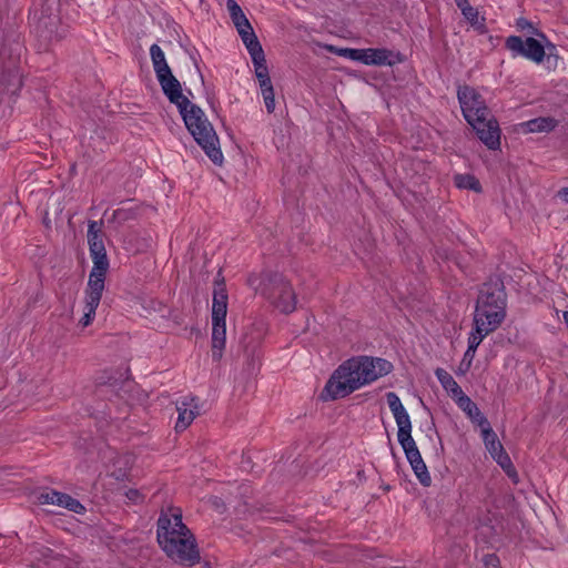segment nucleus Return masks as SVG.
Wrapping results in <instances>:
<instances>
[{
	"mask_svg": "<svg viewBox=\"0 0 568 568\" xmlns=\"http://www.w3.org/2000/svg\"><path fill=\"white\" fill-rule=\"evenodd\" d=\"M158 542L175 564L194 566L200 561V550L192 531L182 521L180 508L170 507L158 519Z\"/></svg>",
	"mask_w": 568,
	"mask_h": 568,
	"instance_id": "1",
	"label": "nucleus"
},
{
	"mask_svg": "<svg viewBox=\"0 0 568 568\" xmlns=\"http://www.w3.org/2000/svg\"><path fill=\"white\" fill-rule=\"evenodd\" d=\"M457 97L463 115L478 139L489 150H497L500 146V129L498 122L489 114L485 100L469 85L459 87Z\"/></svg>",
	"mask_w": 568,
	"mask_h": 568,
	"instance_id": "2",
	"label": "nucleus"
},
{
	"mask_svg": "<svg viewBox=\"0 0 568 568\" xmlns=\"http://www.w3.org/2000/svg\"><path fill=\"white\" fill-rule=\"evenodd\" d=\"M179 109L187 130L195 141L215 164H221L223 154L219 146V138L203 111L190 101Z\"/></svg>",
	"mask_w": 568,
	"mask_h": 568,
	"instance_id": "3",
	"label": "nucleus"
},
{
	"mask_svg": "<svg viewBox=\"0 0 568 568\" xmlns=\"http://www.w3.org/2000/svg\"><path fill=\"white\" fill-rule=\"evenodd\" d=\"M227 293L224 281H215L212 304V357L220 361L225 347Z\"/></svg>",
	"mask_w": 568,
	"mask_h": 568,
	"instance_id": "4",
	"label": "nucleus"
},
{
	"mask_svg": "<svg viewBox=\"0 0 568 568\" xmlns=\"http://www.w3.org/2000/svg\"><path fill=\"white\" fill-rule=\"evenodd\" d=\"M261 294L282 313L296 306V295L290 282L281 274H266L260 286Z\"/></svg>",
	"mask_w": 568,
	"mask_h": 568,
	"instance_id": "5",
	"label": "nucleus"
},
{
	"mask_svg": "<svg viewBox=\"0 0 568 568\" xmlns=\"http://www.w3.org/2000/svg\"><path fill=\"white\" fill-rule=\"evenodd\" d=\"M356 390L365 387L393 371V364L381 357L354 356L348 358Z\"/></svg>",
	"mask_w": 568,
	"mask_h": 568,
	"instance_id": "6",
	"label": "nucleus"
},
{
	"mask_svg": "<svg viewBox=\"0 0 568 568\" xmlns=\"http://www.w3.org/2000/svg\"><path fill=\"white\" fill-rule=\"evenodd\" d=\"M325 396L332 400L345 398L356 390L353 371L346 359L337 366L325 384Z\"/></svg>",
	"mask_w": 568,
	"mask_h": 568,
	"instance_id": "7",
	"label": "nucleus"
},
{
	"mask_svg": "<svg viewBox=\"0 0 568 568\" xmlns=\"http://www.w3.org/2000/svg\"><path fill=\"white\" fill-rule=\"evenodd\" d=\"M339 54L366 65H394L402 62L398 52L385 48L342 49Z\"/></svg>",
	"mask_w": 568,
	"mask_h": 568,
	"instance_id": "8",
	"label": "nucleus"
},
{
	"mask_svg": "<svg viewBox=\"0 0 568 568\" xmlns=\"http://www.w3.org/2000/svg\"><path fill=\"white\" fill-rule=\"evenodd\" d=\"M22 85L20 54L3 50L0 52V95L14 94Z\"/></svg>",
	"mask_w": 568,
	"mask_h": 568,
	"instance_id": "9",
	"label": "nucleus"
},
{
	"mask_svg": "<svg viewBox=\"0 0 568 568\" xmlns=\"http://www.w3.org/2000/svg\"><path fill=\"white\" fill-rule=\"evenodd\" d=\"M506 47L511 52L523 55L535 63L542 62L546 55V50L548 51V59L554 55V51L556 50V47L550 42L544 47L535 38H527L526 40H523L517 36L508 37L506 40Z\"/></svg>",
	"mask_w": 568,
	"mask_h": 568,
	"instance_id": "10",
	"label": "nucleus"
},
{
	"mask_svg": "<svg viewBox=\"0 0 568 568\" xmlns=\"http://www.w3.org/2000/svg\"><path fill=\"white\" fill-rule=\"evenodd\" d=\"M481 437L490 456L514 481H517V471L490 425L481 428Z\"/></svg>",
	"mask_w": 568,
	"mask_h": 568,
	"instance_id": "11",
	"label": "nucleus"
},
{
	"mask_svg": "<svg viewBox=\"0 0 568 568\" xmlns=\"http://www.w3.org/2000/svg\"><path fill=\"white\" fill-rule=\"evenodd\" d=\"M486 300L477 301L474 313V324L495 332L506 317V307L497 304L490 306Z\"/></svg>",
	"mask_w": 568,
	"mask_h": 568,
	"instance_id": "12",
	"label": "nucleus"
},
{
	"mask_svg": "<svg viewBox=\"0 0 568 568\" xmlns=\"http://www.w3.org/2000/svg\"><path fill=\"white\" fill-rule=\"evenodd\" d=\"M388 407L395 418L398 427L397 438L398 442L408 440L412 437V422L410 417L400 402V398L393 392L386 394Z\"/></svg>",
	"mask_w": 568,
	"mask_h": 568,
	"instance_id": "13",
	"label": "nucleus"
},
{
	"mask_svg": "<svg viewBox=\"0 0 568 568\" xmlns=\"http://www.w3.org/2000/svg\"><path fill=\"white\" fill-rule=\"evenodd\" d=\"M405 452L406 458L409 462L416 477L423 486H429L432 483L430 475L427 466L424 463L422 455L416 446L414 438L399 443Z\"/></svg>",
	"mask_w": 568,
	"mask_h": 568,
	"instance_id": "14",
	"label": "nucleus"
},
{
	"mask_svg": "<svg viewBox=\"0 0 568 568\" xmlns=\"http://www.w3.org/2000/svg\"><path fill=\"white\" fill-rule=\"evenodd\" d=\"M103 291L104 286L88 283L84 296L83 316L79 321L82 327H87L93 322Z\"/></svg>",
	"mask_w": 568,
	"mask_h": 568,
	"instance_id": "15",
	"label": "nucleus"
},
{
	"mask_svg": "<svg viewBox=\"0 0 568 568\" xmlns=\"http://www.w3.org/2000/svg\"><path fill=\"white\" fill-rule=\"evenodd\" d=\"M158 80L165 95L172 103L176 104L178 108L187 103L189 99L183 95L181 84L179 80L172 74V71L161 74L158 77Z\"/></svg>",
	"mask_w": 568,
	"mask_h": 568,
	"instance_id": "16",
	"label": "nucleus"
},
{
	"mask_svg": "<svg viewBox=\"0 0 568 568\" xmlns=\"http://www.w3.org/2000/svg\"><path fill=\"white\" fill-rule=\"evenodd\" d=\"M39 501L41 504L57 505L77 514H81L84 510V507L77 499L55 490L41 493L39 496Z\"/></svg>",
	"mask_w": 568,
	"mask_h": 568,
	"instance_id": "17",
	"label": "nucleus"
},
{
	"mask_svg": "<svg viewBox=\"0 0 568 568\" xmlns=\"http://www.w3.org/2000/svg\"><path fill=\"white\" fill-rule=\"evenodd\" d=\"M178 420L175 429L182 432L186 429L199 414V406L194 398H185L176 405Z\"/></svg>",
	"mask_w": 568,
	"mask_h": 568,
	"instance_id": "18",
	"label": "nucleus"
},
{
	"mask_svg": "<svg viewBox=\"0 0 568 568\" xmlns=\"http://www.w3.org/2000/svg\"><path fill=\"white\" fill-rule=\"evenodd\" d=\"M486 300L488 305L506 307V293L499 281L485 283L478 294L477 301Z\"/></svg>",
	"mask_w": 568,
	"mask_h": 568,
	"instance_id": "19",
	"label": "nucleus"
},
{
	"mask_svg": "<svg viewBox=\"0 0 568 568\" xmlns=\"http://www.w3.org/2000/svg\"><path fill=\"white\" fill-rule=\"evenodd\" d=\"M263 339V329L262 327L252 326L248 331L243 335L241 339V346L243 352L247 358H253L257 354V349Z\"/></svg>",
	"mask_w": 568,
	"mask_h": 568,
	"instance_id": "20",
	"label": "nucleus"
},
{
	"mask_svg": "<svg viewBox=\"0 0 568 568\" xmlns=\"http://www.w3.org/2000/svg\"><path fill=\"white\" fill-rule=\"evenodd\" d=\"M93 267L89 275L88 283L104 286L105 275L109 268L106 252L91 255Z\"/></svg>",
	"mask_w": 568,
	"mask_h": 568,
	"instance_id": "21",
	"label": "nucleus"
},
{
	"mask_svg": "<svg viewBox=\"0 0 568 568\" xmlns=\"http://www.w3.org/2000/svg\"><path fill=\"white\" fill-rule=\"evenodd\" d=\"M455 402L458 407L471 419V422L478 425L480 428L489 425L487 418L481 414L477 405L467 395L463 394Z\"/></svg>",
	"mask_w": 568,
	"mask_h": 568,
	"instance_id": "22",
	"label": "nucleus"
},
{
	"mask_svg": "<svg viewBox=\"0 0 568 568\" xmlns=\"http://www.w3.org/2000/svg\"><path fill=\"white\" fill-rule=\"evenodd\" d=\"M557 125V121L554 118H536L529 121H526L520 124L521 131L525 133H535V132H549L554 130Z\"/></svg>",
	"mask_w": 568,
	"mask_h": 568,
	"instance_id": "23",
	"label": "nucleus"
},
{
	"mask_svg": "<svg viewBox=\"0 0 568 568\" xmlns=\"http://www.w3.org/2000/svg\"><path fill=\"white\" fill-rule=\"evenodd\" d=\"M435 375L442 384L443 388L452 396L454 400L464 394L463 389L454 379V377L445 369L437 368Z\"/></svg>",
	"mask_w": 568,
	"mask_h": 568,
	"instance_id": "24",
	"label": "nucleus"
},
{
	"mask_svg": "<svg viewBox=\"0 0 568 568\" xmlns=\"http://www.w3.org/2000/svg\"><path fill=\"white\" fill-rule=\"evenodd\" d=\"M226 7L237 32L250 30V28H252L250 21L235 0H227Z\"/></svg>",
	"mask_w": 568,
	"mask_h": 568,
	"instance_id": "25",
	"label": "nucleus"
},
{
	"mask_svg": "<svg viewBox=\"0 0 568 568\" xmlns=\"http://www.w3.org/2000/svg\"><path fill=\"white\" fill-rule=\"evenodd\" d=\"M150 54L154 71L156 73V78L161 74L169 73L171 71L169 64L166 63L164 52L158 44L151 45Z\"/></svg>",
	"mask_w": 568,
	"mask_h": 568,
	"instance_id": "26",
	"label": "nucleus"
},
{
	"mask_svg": "<svg viewBox=\"0 0 568 568\" xmlns=\"http://www.w3.org/2000/svg\"><path fill=\"white\" fill-rule=\"evenodd\" d=\"M462 13L475 30L480 33H485L487 31L485 18L479 16V12L476 8L470 6L469 8H466V10Z\"/></svg>",
	"mask_w": 568,
	"mask_h": 568,
	"instance_id": "27",
	"label": "nucleus"
},
{
	"mask_svg": "<svg viewBox=\"0 0 568 568\" xmlns=\"http://www.w3.org/2000/svg\"><path fill=\"white\" fill-rule=\"evenodd\" d=\"M458 189L471 190L477 193L481 191L479 181L470 174H457L454 179Z\"/></svg>",
	"mask_w": 568,
	"mask_h": 568,
	"instance_id": "28",
	"label": "nucleus"
},
{
	"mask_svg": "<svg viewBox=\"0 0 568 568\" xmlns=\"http://www.w3.org/2000/svg\"><path fill=\"white\" fill-rule=\"evenodd\" d=\"M490 333V331L474 324L473 331L468 337V348H470L471 352H476L483 339Z\"/></svg>",
	"mask_w": 568,
	"mask_h": 568,
	"instance_id": "29",
	"label": "nucleus"
},
{
	"mask_svg": "<svg viewBox=\"0 0 568 568\" xmlns=\"http://www.w3.org/2000/svg\"><path fill=\"white\" fill-rule=\"evenodd\" d=\"M251 58H252V61L253 60H256V59H260L262 60V58L265 57L264 54V51L257 40V38L255 39H251V41H248L246 44H245Z\"/></svg>",
	"mask_w": 568,
	"mask_h": 568,
	"instance_id": "30",
	"label": "nucleus"
},
{
	"mask_svg": "<svg viewBox=\"0 0 568 568\" xmlns=\"http://www.w3.org/2000/svg\"><path fill=\"white\" fill-rule=\"evenodd\" d=\"M252 62L254 64V72H255L257 81L270 78L268 68L266 65L265 57L262 58V60L256 59V60H253Z\"/></svg>",
	"mask_w": 568,
	"mask_h": 568,
	"instance_id": "31",
	"label": "nucleus"
},
{
	"mask_svg": "<svg viewBox=\"0 0 568 568\" xmlns=\"http://www.w3.org/2000/svg\"><path fill=\"white\" fill-rule=\"evenodd\" d=\"M32 18L34 20H38L40 28L50 30V31H51L52 27H54L57 24V21H58L57 17L51 18L50 16H44L43 12L41 13V16H38L37 11L33 12Z\"/></svg>",
	"mask_w": 568,
	"mask_h": 568,
	"instance_id": "32",
	"label": "nucleus"
},
{
	"mask_svg": "<svg viewBox=\"0 0 568 568\" xmlns=\"http://www.w3.org/2000/svg\"><path fill=\"white\" fill-rule=\"evenodd\" d=\"M93 242H102L101 230L98 226V223L94 221L89 223V230H88L89 246L92 245Z\"/></svg>",
	"mask_w": 568,
	"mask_h": 568,
	"instance_id": "33",
	"label": "nucleus"
},
{
	"mask_svg": "<svg viewBox=\"0 0 568 568\" xmlns=\"http://www.w3.org/2000/svg\"><path fill=\"white\" fill-rule=\"evenodd\" d=\"M263 100L265 103L266 111L268 113H272L275 110V97H274V89L272 90H264L262 92Z\"/></svg>",
	"mask_w": 568,
	"mask_h": 568,
	"instance_id": "34",
	"label": "nucleus"
},
{
	"mask_svg": "<svg viewBox=\"0 0 568 568\" xmlns=\"http://www.w3.org/2000/svg\"><path fill=\"white\" fill-rule=\"evenodd\" d=\"M239 34L241 36L244 44H246L248 41H251V39L253 40V39L257 38L254 33L253 28H250V30L241 31V32H239Z\"/></svg>",
	"mask_w": 568,
	"mask_h": 568,
	"instance_id": "35",
	"label": "nucleus"
},
{
	"mask_svg": "<svg viewBox=\"0 0 568 568\" xmlns=\"http://www.w3.org/2000/svg\"><path fill=\"white\" fill-rule=\"evenodd\" d=\"M125 496L132 503H139L140 500H142V496H141L140 491L136 489H129L125 493Z\"/></svg>",
	"mask_w": 568,
	"mask_h": 568,
	"instance_id": "36",
	"label": "nucleus"
},
{
	"mask_svg": "<svg viewBox=\"0 0 568 568\" xmlns=\"http://www.w3.org/2000/svg\"><path fill=\"white\" fill-rule=\"evenodd\" d=\"M90 247V254H98L99 253H102V252H105V247H104V244H103V241L102 242H93L92 245L89 246Z\"/></svg>",
	"mask_w": 568,
	"mask_h": 568,
	"instance_id": "37",
	"label": "nucleus"
},
{
	"mask_svg": "<svg viewBox=\"0 0 568 568\" xmlns=\"http://www.w3.org/2000/svg\"><path fill=\"white\" fill-rule=\"evenodd\" d=\"M476 352H471L470 348L467 347V351L464 354L463 363L467 364V367L470 366Z\"/></svg>",
	"mask_w": 568,
	"mask_h": 568,
	"instance_id": "38",
	"label": "nucleus"
},
{
	"mask_svg": "<svg viewBox=\"0 0 568 568\" xmlns=\"http://www.w3.org/2000/svg\"><path fill=\"white\" fill-rule=\"evenodd\" d=\"M258 85L261 88V92H264V90H272L273 89V85H272V82H271L270 78L264 79V80H258Z\"/></svg>",
	"mask_w": 568,
	"mask_h": 568,
	"instance_id": "39",
	"label": "nucleus"
},
{
	"mask_svg": "<svg viewBox=\"0 0 568 568\" xmlns=\"http://www.w3.org/2000/svg\"><path fill=\"white\" fill-rule=\"evenodd\" d=\"M454 1L462 12L465 11L466 8L470 7L468 0H454Z\"/></svg>",
	"mask_w": 568,
	"mask_h": 568,
	"instance_id": "40",
	"label": "nucleus"
},
{
	"mask_svg": "<svg viewBox=\"0 0 568 568\" xmlns=\"http://www.w3.org/2000/svg\"><path fill=\"white\" fill-rule=\"evenodd\" d=\"M559 196L565 201L568 202V187H565L559 191Z\"/></svg>",
	"mask_w": 568,
	"mask_h": 568,
	"instance_id": "41",
	"label": "nucleus"
},
{
	"mask_svg": "<svg viewBox=\"0 0 568 568\" xmlns=\"http://www.w3.org/2000/svg\"><path fill=\"white\" fill-rule=\"evenodd\" d=\"M497 561H498V560H497V558H496L495 556H489V557H487V559H486V565H493V566H496Z\"/></svg>",
	"mask_w": 568,
	"mask_h": 568,
	"instance_id": "42",
	"label": "nucleus"
},
{
	"mask_svg": "<svg viewBox=\"0 0 568 568\" xmlns=\"http://www.w3.org/2000/svg\"><path fill=\"white\" fill-rule=\"evenodd\" d=\"M562 320L564 322L566 323V325L568 326V311H565L564 314H562Z\"/></svg>",
	"mask_w": 568,
	"mask_h": 568,
	"instance_id": "43",
	"label": "nucleus"
}]
</instances>
